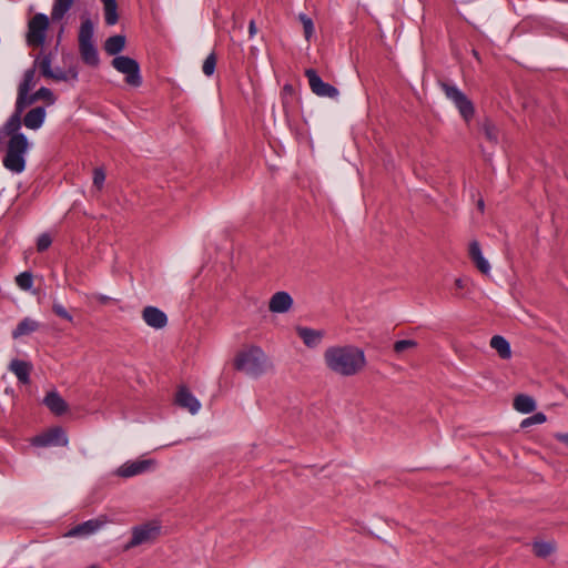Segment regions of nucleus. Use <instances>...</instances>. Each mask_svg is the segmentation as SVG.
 I'll list each match as a JSON object with an SVG mask.
<instances>
[{"instance_id": "7", "label": "nucleus", "mask_w": 568, "mask_h": 568, "mask_svg": "<svg viewBox=\"0 0 568 568\" xmlns=\"http://www.w3.org/2000/svg\"><path fill=\"white\" fill-rule=\"evenodd\" d=\"M112 67L125 75V82L134 88L142 84V77L139 63L126 55H118L112 60Z\"/></svg>"}, {"instance_id": "47", "label": "nucleus", "mask_w": 568, "mask_h": 568, "mask_svg": "<svg viewBox=\"0 0 568 568\" xmlns=\"http://www.w3.org/2000/svg\"><path fill=\"white\" fill-rule=\"evenodd\" d=\"M477 206H478V210H479V211H481V212L484 211V209H485V203H484V200H483V199L478 200V202H477Z\"/></svg>"}, {"instance_id": "22", "label": "nucleus", "mask_w": 568, "mask_h": 568, "mask_svg": "<svg viewBox=\"0 0 568 568\" xmlns=\"http://www.w3.org/2000/svg\"><path fill=\"white\" fill-rule=\"evenodd\" d=\"M45 115V109L43 106H37L27 112L23 118V124L28 129L38 130L42 126Z\"/></svg>"}, {"instance_id": "18", "label": "nucleus", "mask_w": 568, "mask_h": 568, "mask_svg": "<svg viewBox=\"0 0 568 568\" xmlns=\"http://www.w3.org/2000/svg\"><path fill=\"white\" fill-rule=\"evenodd\" d=\"M468 253L478 271L484 275H489L491 267L489 262L485 258L478 241L470 242Z\"/></svg>"}, {"instance_id": "28", "label": "nucleus", "mask_w": 568, "mask_h": 568, "mask_svg": "<svg viewBox=\"0 0 568 568\" xmlns=\"http://www.w3.org/2000/svg\"><path fill=\"white\" fill-rule=\"evenodd\" d=\"M125 47V37L122 34L112 36L106 39L104 50L109 55L120 53Z\"/></svg>"}, {"instance_id": "1", "label": "nucleus", "mask_w": 568, "mask_h": 568, "mask_svg": "<svg viewBox=\"0 0 568 568\" xmlns=\"http://www.w3.org/2000/svg\"><path fill=\"white\" fill-rule=\"evenodd\" d=\"M323 358L331 372L343 377L358 374L366 365L364 351L352 344L329 346Z\"/></svg>"}, {"instance_id": "12", "label": "nucleus", "mask_w": 568, "mask_h": 568, "mask_svg": "<svg viewBox=\"0 0 568 568\" xmlns=\"http://www.w3.org/2000/svg\"><path fill=\"white\" fill-rule=\"evenodd\" d=\"M108 524V519L105 516H100L94 519H90L82 524L77 525L68 532L64 534V537H89L99 530H101Z\"/></svg>"}, {"instance_id": "2", "label": "nucleus", "mask_w": 568, "mask_h": 568, "mask_svg": "<svg viewBox=\"0 0 568 568\" xmlns=\"http://www.w3.org/2000/svg\"><path fill=\"white\" fill-rule=\"evenodd\" d=\"M267 367L268 358L264 351L256 345L244 348L234 358V368L253 378L262 376L267 371Z\"/></svg>"}, {"instance_id": "42", "label": "nucleus", "mask_w": 568, "mask_h": 568, "mask_svg": "<svg viewBox=\"0 0 568 568\" xmlns=\"http://www.w3.org/2000/svg\"><path fill=\"white\" fill-rule=\"evenodd\" d=\"M105 181V173L102 169L97 168L93 171V185L100 190L102 189Z\"/></svg>"}, {"instance_id": "21", "label": "nucleus", "mask_w": 568, "mask_h": 568, "mask_svg": "<svg viewBox=\"0 0 568 568\" xmlns=\"http://www.w3.org/2000/svg\"><path fill=\"white\" fill-rule=\"evenodd\" d=\"M9 369L21 384L27 385L30 383V374L32 372V364L30 362L14 358L10 362Z\"/></svg>"}, {"instance_id": "17", "label": "nucleus", "mask_w": 568, "mask_h": 568, "mask_svg": "<svg viewBox=\"0 0 568 568\" xmlns=\"http://www.w3.org/2000/svg\"><path fill=\"white\" fill-rule=\"evenodd\" d=\"M296 333L308 348H316L325 337V331L298 326Z\"/></svg>"}, {"instance_id": "16", "label": "nucleus", "mask_w": 568, "mask_h": 568, "mask_svg": "<svg viewBox=\"0 0 568 568\" xmlns=\"http://www.w3.org/2000/svg\"><path fill=\"white\" fill-rule=\"evenodd\" d=\"M292 306L293 298L287 292L284 291H280L273 294L268 302V310L272 313H286L292 308Z\"/></svg>"}, {"instance_id": "4", "label": "nucleus", "mask_w": 568, "mask_h": 568, "mask_svg": "<svg viewBox=\"0 0 568 568\" xmlns=\"http://www.w3.org/2000/svg\"><path fill=\"white\" fill-rule=\"evenodd\" d=\"M52 57L51 53L38 57L34 61V65L39 68L41 74L44 78L53 79L55 81H73L75 82L79 77V72L75 65H70L68 70L57 68L55 70L51 67Z\"/></svg>"}, {"instance_id": "27", "label": "nucleus", "mask_w": 568, "mask_h": 568, "mask_svg": "<svg viewBox=\"0 0 568 568\" xmlns=\"http://www.w3.org/2000/svg\"><path fill=\"white\" fill-rule=\"evenodd\" d=\"M490 347L494 348L503 359H508L511 356L509 342L500 335L491 337Z\"/></svg>"}, {"instance_id": "32", "label": "nucleus", "mask_w": 568, "mask_h": 568, "mask_svg": "<svg viewBox=\"0 0 568 568\" xmlns=\"http://www.w3.org/2000/svg\"><path fill=\"white\" fill-rule=\"evenodd\" d=\"M23 110L19 109V102H16V112L9 118L4 124V131L8 135L19 133L21 126V113Z\"/></svg>"}, {"instance_id": "29", "label": "nucleus", "mask_w": 568, "mask_h": 568, "mask_svg": "<svg viewBox=\"0 0 568 568\" xmlns=\"http://www.w3.org/2000/svg\"><path fill=\"white\" fill-rule=\"evenodd\" d=\"M535 407L536 403L531 396L520 394L514 399V408L523 414L531 413Z\"/></svg>"}, {"instance_id": "14", "label": "nucleus", "mask_w": 568, "mask_h": 568, "mask_svg": "<svg viewBox=\"0 0 568 568\" xmlns=\"http://www.w3.org/2000/svg\"><path fill=\"white\" fill-rule=\"evenodd\" d=\"M36 85V70L28 69L23 74V80L18 89L17 102H19V109L24 110L28 106V102H24L29 98V92Z\"/></svg>"}, {"instance_id": "6", "label": "nucleus", "mask_w": 568, "mask_h": 568, "mask_svg": "<svg viewBox=\"0 0 568 568\" xmlns=\"http://www.w3.org/2000/svg\"><path fill=\"white\" fill-rule=\"evenodd\" d=\"M161 530L162 526L158 520H151L133 527L131 540L125 546V549L155 541L161 535Z\"/></svg>"}, {"instance_id": "39", "label": "nucleus", "mask_w": 568, "mask_h": 568, "mask_svg": "<svg viewBox=\"0 0 568 568\" xmlns=\"http://www.w3.org/2000/svg\"><path fill=\"white\" fill-rule=\"evenodd\" d=\"M547 422V417L544 413H536L532 416L524 419L520 426H531L535 424H544Z\"/></svg>"}, {"instance_id": "45", "label": "nucleus", "mask_w": 568, "mask_h": 568, "mask_svg": "<svg viewBox=\"0 0 568 568\" xmlns=\"http://www.w3.org/2000/svg\"><path fill=\"white\" fill-rule=\"evenodd\" d=\"M257 32L256 23L254 20H251L248 23V33L250 38H253Z\"/></svg>"}, {"instance_id": "20", "label": "nucleus", "mask_w": 568, "mask_h": 568, "mask_svg": "<svg viewBox=\"0 0 568 568\" xmlns=\"http://www.w3.org/2000/svg\"><path fill=\"white\" fill-rule=\"evenodd\" d=\"M42 403L55 415L60 416L68 412L67 402L55 389L48 392Z\"/></svg>"}, {"instance_id": "43", "label": "nucleus", "mask_w": 568, "mask_h": 568, "mask_svg": "<svg viewBox=\"0 0 568 568\" xmlns=\"http://www.w3.org/2000/svg\"><path fill=\"white\" fill-rule=\"evenodd\" d=\"M90 297L92 300L98 301L101 304H108L111 301L110 296H106V295H103V294H100V293L91 294Z\"/></svg>"}, {"instance_id": "40", "label": "nucleus", "mask_w": 568, "mask_h": 568, "mask_svg": "<svg viewBox=\"0 0 568 568\" xmlns=\"http://www.w3.org/2000/svg\"><path fill=\"white\" fill-rule=\"evenodd\" d=\"M52 310L61 318H64L69 322L73 321L72 315L65 310V307L61 303L54 301L53 305H52Z\"/></svg>"}, {"instance_id": "30", "label": "nucleus", "mask_w": 568, "mask_h": 568, "mask_svg": "<svg viewBox=\"0 0 568 568\" xmlns=\"http://www.w3.org/2000/svg\"><path fill=\"white\" fill-rule=\"evenodd\" d=\"M418 347V343L415 339H399L393 345L394 353L397 356H404L414 353Z\"/></svg>"}, {"instance_id": "13", "label": "nucleus", "mask_w": 568, "mask_h": 568, "mask_svg": "<svg viewBox=\"0 0 568 568\" xmlns=\"http://www.w3.org/2000/svg\"><path fill=\"white\" fill-rule=\"evenodd\" d=\"M31 443L33 446L38 447L62 446L68 443V438L61 428H51L50 430L33 437Z\"/></svg>"}, {"instance_id": "26", "label": "nucleus", "mask_w": 568, "mask_h": 568, "mask_svg": "<svg viewBox=\"0 0 568 568\" xmlns=\"http://www.w3.org/2000/svg\"><path fill=\"white\" fill-rule=\"evenodd\" d=\"M79 51L84 63L97 67L99 64V53L94 43L79 45Z\"/></svg>"}, {"instance_id": "35", "label": "nucleus", "mask_w": 568, "mask_h": 568, "mask_svg": "<svg viewBox=\"0 0 568 568\" xmlns=\"http://www.w3.org/2000/svg\"><path fill=\"white\" fill-rule=\"evenodd\" d=\"M555 550V545L549 541H538L534 544V551L539 557H547Z\"/></svg>"}, {"instance_id": "19", "label": "nucleus", "mask_w": 568, "mask_h": 568, "mask_svg": "<svg viewBox=\"0 0 568 568\" xmlns=\"http://www.w3.org/2000/svg\"><path fill=\"white\" fill-rule=\"evenodd\" d=\"M144 322L153 328H163L168 323V317L164 312L154 306H146L142 312Z\"/></svg>"}, {"instance_id": "31", "label": "nucleus", "mask_w": 568, "mask_h": 568, "mask_svg": "<svg viewBox=\"0 0 568 568\" xmlns=\"http://www.w3.org/2000/svg\"><path fill=\"white\" fill-rule=\"evenodd\" d=\"M104 9V19L108 26H114L118 20V4L115 0H101Z\"/></svg>"}, {"instance_id": "37", "label": "nucleus", "mask_w": 568, "mask_h": 568, "mask_svg": "<svg viewBox=\"0 0 568 568\" xmlns=\"http://www.w3.org/2000/svg\"><path fill=\"white\" fill-rule=\"evenodd\" d=\"M298 19H300L301 23L303 24L305 39L307 41H310L314 34V23H313L312 19L308 16H306L305 13H300Z\"/></svg>"}, {"instance_id": "24", "label": "nucleus", "mask_w": 568, "mask_h": 568, "mask_svg": "<svg viewBox=\"0 0 568 568\" xmlns=\"http://www.w3.org/2000/svg\"><path fill=\"white\" fill-rule=\"evenodd\" d=\"M75 1L77 0H53L51 20L53 22L62 20Z\"/></svg>"}, {"instance_id": "5", "label": "nucleus", "mask_w": 568, "mask_h": 568, "mask_svg": "<svg viewBox=\"0 0 568 568\" xmlns=\"http://www.w3.org/2000/svg\"><path fill=\"white\" fill-rule=\"evenodd\" d=\"M439 85L444 91L446 98L449 99L458 109L462 118L466 122H469L475 114V108L473 102L455 84L440 82Z\"/></svg>"}, {"instance_id": "36", "label": "nucleus", "mask_w": 568, "mask_h": 568, "mask_svg": "<svg viewBox=\"0 0 568 568\" xmlns=\"http://www.w3.org/2000/svg\"><path fill=\"white\" fill-rule=\"evenodd\" d=\"M16 283L21 290L29 291L33 285V276L28 271L22 272L16 277Z\"/></svg>"}, {"instance_id": "15", "label": "nucleus", "mask_w": 568, "mask_h": 568, "mask_svg": "<svg viewBox=\"0 0 568 568\" xmlns=\"http://www.w3.org/2000/svg\"><path fill=\"white\" fill-rule=\"evenodd\" d=\"M175 403L178 406L189 410L191 414H196L201 408L199 399L184 386L178 389L175 394Z\"/></svg>"}, {"instance_id": "33", "label": "nucleus", "mask_w": 568, "mask_h": 568, "mask_svg": "<svg viewBox=\"0 0 568 568\" xmlns=\"http://www.w3.org/2000/svg\"><path fill=\"white\" fill-rule=\"evenodd\" d=\"M38 100H44L49 104H53L55 101V98L50 89L42 87L36 93L29 95V98L24 102H28V106H29L30 104L34 103Z\"/></svg>"}, {"instance_id": "46", "label": "nucleus", "mask_w": 568, "mask_h": 568, "mask_svg": "<svg viewBox=\"0 0 568 568\" xmlns=\"http://www.w3.org/2000/svg\"><path fill=\"white\" fill-rule=\"evenodd\" d=\"M455 286L458 290H463L465 287V282L463 278H456L455 280Z\"/></svg>"}, {"instance_id": "44", "label": "nucleus", "mask_w": 568, "mask_h": 568, "mask_svg": "<svg viewBox=\"0 0 568 568\" xmlns=\"http://www.w3.org/2000/svg\"><path fill=\"white\" fill-rule=\"evenodd\" d=\"M555 437L568 447V432H560Z\"/></svg>"}, {"instance_id": "23", "label": "nucleus", "mask_w": 568, "mask_h": 568, "mask_svg": "<svg viewBox=\"0 0 568 568\" xmlns=\"http://www.w3.org/2000/svg\"><path fill=\"white\" fill-rule=\"evenodd\" d=\"M94 24L88 17H82L81 26L79 29V45L93 43Z\"/></svg>"}, {"instance_id": "9", "label": "nucleus", "mask_w": 568, "mask_h": 568, "mask_svg": "<svg viewBox=\"0 0 568 568\" xmlns=\"http://www.w3.org/2000/svg\"><path fill=\"white\" fill-rule=\"evenodd\" d=\"M150 446L154 449L168 447L175 444H181L184 440L191 439L190 437L183 438L178 436L174 428H153L149 435Z\"/></svg>"}, {"instance_id": "41", "label": "nucleus", "mask_w": 568, "mask_h": 568, "mask_svg": "<svg viewBox=\"0 0 568 568\" xmlns=\"http://www.w3.org/2000/svg\"><path fill=\"white\" fill-rule=\"evenodd\" d=\"M52 243V239L50 236V234L48 233H43L41 234L39 237H38V241H37V248L39 252H43L45 251L47 248H49V246L51 245Z\"/></svg>"}, {"instance_id": "38", "label": "nucleus", "mask_w": 568, "mask_h": 568, "mask_svg": "<svg viewBox=\"0 0 568 568\" xmlns=\"http://www.w3.org/2000/svg\"><path fill=\"white\" fill-rule=\"evenodd\" d=\"M216 68V57L214 53H211L206 57L203 62L202 71L206 77H211L214 74Z\"/></svg>"}, {"instance_id": "34", "label": "nucleus", "mask_w": 568, "mask_h": 568, "mask_svg": "<svg viewBox=\"0 0 568 568\" xmlns=\"http://www.w3.org/2000/svg\"><path fill=\"white\" fill-rule=\"evenodd\" d=\"M481 130L487 141L494 144L498 142L499 131L493 122L485 121L481 125Z\"/></svg>"}, {"instance_id": "10", "label": "nucleus", "mask_w": 568, "mask_h": 568, "mask_svg": "<svg viewBox=\"0 0 568 568\" xmlns=\"http://www.w3.org/2000/svg\"><path fill=\"white\" fill-rule=\"evenodd\" d=\"M305 75L308 79L310 88L314 94L321 98H338V90L334 85L324 82L314 69H307Z\"/></svg>"}, {"instance_id": "11", "label": "nucleus", "mask_w": 568, "mask_h": 568, "mask_svg": "<svg viewBox=\"0 0 568 568\" xmlns=\"http://www.w3.org/2000/svg\"><path fill=\"white\" fill-rule=\"evenodd\" d=\"M156 466L154 459L129 460L116 469V475L129 478L153 469Z\"/></svg>"}, {"instance_id": "3", "label": "nucleus", "mask_w": 568, "mask_h": 568, "mask_svg": "<svg viewBox=\"0 0 568 568\" xmlns=\"http://www.w3.org/2000/svg\"><path fill=\"white\" fill-rule=\"evenodd\" d=\"M29 141L23 133L12 134L7 144V153L3 165L13 173H21L26 169V154L29 150Z\"/></svg>"}, {"instance_id": "8", "label": "nucleus", "mask_w": 568, "mask_h": 568, "mask_svg": "<svg viewBox=\"0 0 568 568\" xmlns=\"http://www.w3.org/2000/svg\"><path fill=\"white\" fill-rule=\"evenodd\" d=\"M49 23V18L44 13H37L30 19L26 39L28 45L39 47L44 43Z\"/></svg>"}, {"instance_id": "25", "label": "nucleus", "mask_w": 568, "mask_h": 568, "mask_svg": "<svg viewBox=\"0 0 568 568\" xmlns=\"http://www.w3.org/2000/svg\"><path fill=\"white\" fill-rule=\"evenodd\" d=\"M39 328V323L30 317L23 318L17 327L12 331V337L14 339L29 335Z\"/></svg>"}]
</instances>
